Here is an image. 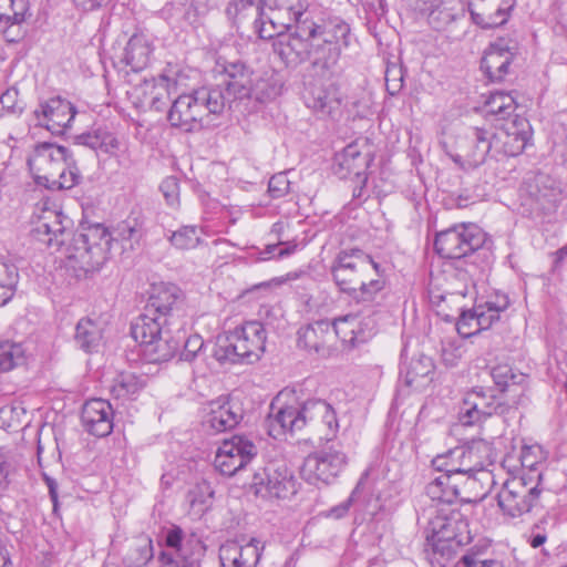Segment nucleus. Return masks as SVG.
<instances>
[{"mask_svg": "<svg viewBox=\"0 0 567 567\" xmlns=\"http://www.w3.org/2000/svg\"><path fill=\"white\" fill-rule=\"evenodd\" d=\"M351 28L340 18L301 21L272 42L274 52L288 68L310 61L313 74L330 80L341 72L340 59L350 45Z\"/></svg>", "mask_w": 567, "mask_h": 567, "instance_id": "1", "label": "nucleus"}, {"mask_svg": "<svg viewBox=\"0 0 567 567\" xmlns=\"http://www.w3.org/2000/svg\"><path fill=\"white\" fill-rule=\"evenodd\" d=\"M184 348L181 352V360L183 361H193L197 353L202 350L204 346V340L200 336L194 334L184 340Z\"/></svg>", "mask_w": 567, "mask_h": 567, "instance_id": "61", "label": "nucleus"}, {"mask_svg": "<svg viewBox=\"0 0 567 567\" xmlns=\"http://www.w3.org/2000/svg\"><path fill=\"white\" fill-rule=\"evenodd\" d=\"M268 434L274 439L303 429L318 435L327 442L333 440L339 430L337 412L333 406L322 399H309L298 405L277 406L270 404V412L265 421Z\"/></svg>", "mask_w": 567, "mask_h": 567, "instance_id": "2", "label": "nucleus"}, {"mask_svg": "<svg viewBox=\"0 0 567 567\" xmlns=\"http://www.w3.org/2000/svg\"><path fill=\"white\" fill-rule=\"evenodd\" d=\"M184 301L185 296L176 285H152L144 311L134 322L136 333L144 338L152 330L158 331L157 324L173 326L177 332H182L185 327Z\"/></svg>", "mask_w": 567, "mask_h": 567, "instance_id": "4", "label": "nucleus"}, {"mask_svg": "<svg viewBox=\"0 0 567 567\" xmlns=\"http://www.w3.org/2000/svg\"><path fill=\"white\" fill-rule=\"evenodd\" d=\"M476 481L475 475L470 473H442L426 485L425 494L427 496H436L441 492L437 486L445 484L449 487L447 492H445L446 497L455 498V501L461 503H471L472 498L466 495L465 489L473 487Z\"/></svg>", "mask_w": 567, "mask_h": 567, "instance_id": "34", "label": "nucleus"}, {"mask_svg": "<svg viewBox=\"0 0 567 567\" xmlns=\"http://www.w3.org/2000/svg\"><path fill=\"white\" fill-rule=\"evenodd\" d=\"M542 475H520L505 481L497 503L505 516L520 518L540 507Z\"/></svg>", "mask_w": 567, "mask_h": 567, "instance_id": "9", "label": "nucleus"}, {"mask_svg": "<svg viewBox=\"0 0 567 567\" xmlns=\"http://www.w3.org/2000/svg\"><path fill=\"white\" fill-rule=\"evenodd\" d=\"M118 235L123 240L138 241L142 237V226L137 219L125 220L118 225Z\"/></svg>", "mask_w": 567, "mask_h": 567, "instance_id": "62", "label": "nucleus"}, {"mask_svg": "<svg viewBox=\"0 0 567 567\" xmlns=\"http://www.w3.org/2000/svg\"><path fill=\"white\" fill-rule=\"evenodd\" d=\"M102 330L90 318H82L75 326L74 342L85 352H93L100 344Z\"/></svg>", "mask_w": 567, "mask_h": 567, "instance_id": "46", "label": "nucleus"}, {"mask_svg": "<svg viewBox=\"0 0 567 567\" xmlns=\"http://www.w3.org/2000/svg\"><path fill=\"white\" fill-rule=\"evenodd\" d=\"M385 86L389 94L394 95L403 86V74L401 68H388L385 72Z\"/></svg>", "mask_w": 567, "mask_h": 567, "instance_id": "64", "label": "nucleus"}, {"mask_svg": "<svg viewBox=\"0 0 567 567\" xmlns=\"http://www.w3.org/2000/svg\"><path fill=\"white\" fill-rule=\"evenodd\" d=\"M290 182L286 173L275 174L268 183V193L272 198H281L289 193Z\"/></svg>", "mask_w": 567, "mask_h": 567, "instance_id": "59", "label": "nucleus"}, {"mask_svg": "<svg viewBox=\"0 0 567 567\" xmlns=\"http://www.w3.org/2000/svg\"><path fill=\"white\" fill-rule=\"evenodd\" d=\"M266 330L259 321H247L219 337L214 357L220 363H254L266 349Z\"/></svg>", "mask_w": 567, "mask_h": 567, "instance_id": "6", "label": "nucleus"}, {"mask_svg": "<svg viewBox=\"0 0 567 567\" xmlns=\"http://www.w3.org/2000/svg\"><path fill=\"white\" fill-rule=\"evenodd\" d=\"M250 487L262 498H289L297 493L298 483L286 464L271 462L254 473Z\"/></svg>", "mask_w": 567, "mask_h": 567, "instance_id": "14", "label": "nucleus"}, {"mask_svg": "<svg viewBox=\"0 0 567 567\" xmlns=\"http://www.w3.org/2000/svg\"><path fill=\"white\" fill-rule=\"evenodd\" d=\"M146 377L134 372H120L114 379L111 392L116 399H133L146 385Z\"/></svg>", "mask_w": 567, "mask_h": 567, "instance_id": "43", "label": "nucleus"}, {"mask_svg": "<svg viewBox=\"0 0 567 567\" xmlns=\"http://www.w3.org/2000/svg\"><path fill=\"white\" fill-rule=\"evenodd\" d=\"M520 464L523 467L522 475H542L539 466L545 461V455L539 445H524L519 454Z\"/></svg>", "mask_w": 567, "mask_h": 567, "instance_id": "52", "label": "nucleus"}, {"mask_svg": "<svg viewBox=\"0 0 567 567\" xmlns=\"http://www.w3.org/2000/svg\"><path fill=\"white\" fill-rule=\"evenodd\" d=\"M260 556L257 538H251L246 545L227 540L219 547L220 567H256Z\"/></svg>", "mask_w": 567, "mask_h": 567, "instance_id": "31", "label": "nucleus"}, {"mask_svg": "<svg viewBox=\"0 0 567 567\" xmlns=\"http://www.w3.org/2000/svg\"><path fill=\"white\" fill-rule=\"evenodd\" d=\"M306 103L320 116H332L340 109L341 100L334 89L315 87Z\"/></svg>", "mask_w": 567, "mask_h": 567, "instance_id": "44", "label": "nucleus"}, {"mask_svg": "<svg viewBox=\"0 0 567 567\" xmlns=\"http://www.w3.org/2000/svg\"><path fill=\"white\" fill-rule=\"evenodd\" d=\"M426 532L427 545L432 547L429 559L434 567H446L445 551L450 555L454 546L461 547L472 540L468 523L457 509H440L430 519Z\"/></svg>", "mask_w": 567, "mask_h": 567, "instance_id": "5", "label": "nucleus"}, {"mask_svg": "<svg viewBox=\"0 0 567 567\" xmlns=\"http://www.w3.org/2000/svg\"><path fill=\"white\" fill-rule=\"evenodd\" d=\"M158 331L146 333L144 338L135 331V323H132L131 334L135 341L140 342L143 355L151 363L166 362L171 360L181 349L184 330L177 332L173 326L157 324Z\"/></svg>", "mask_w": 567, "mask_h": 567, "instance_id": "16", "label": "nucleus"}, {"mask_svg": "<svg viewBox=\"0 0 567 567\" xmlns=\"http://www.w3.org/2000/svg\"><path fill=\"white\" fill-rule=\"evenodd\" d=\"M266 0H229L225 14L233 25L240 27L251 19H257Z\"/></svg>", "mask_w": 567, "mask_h": 567, "instance_id": "41", "label": "nucleus"}, {"mask_svg": "<svg viewBox=\"0 0 567 567\" xmlns=\"http://www.w3.org/2000/svg\"><path fill=\"white\" fill-rule=\"evenodd\" d=\"M219 96V93H209L208 86L182 94L174 100L167 120L173 127L186 133L199 131L208 125L209 115L221 114Z\"/></svg>", "mask_w": 567, "mask_h": 567, "instance_id": "7", "label": "nucleus"}, {"mask_svg": "<svg viewBox=\"0 0 567 567\" xmlns=\"http://www.w3.org/2000/svg\"><path fill=\"white\" fill-rule=\"evenodd\" d=\"M219 449L249 461H252L258 454L257 445L244 435H234L231 439L225 440Z\"/></svg>", "mask_w": 567, "mask_h": 567, "instance_id": "53", "label": "nucleus"}, {"mask_svg": "<svg viewBox=\"0 0 567 567\" xmlns=\"http://www.w3.org/2000/svg\"><path fill=\"white\" fill-rule=\"evenodd\" d=\"M519 52L516 39L499 37L485 50L481 61V69L488 80L503 81L509 73V66Z\"/></svg>", "mask_w": 567, "mask_h": 567, "instance_id": "19", "label": "nucleus"}, {"mask_svg": "<svg viewBox=\"0 0 567 567\" xmlns=\"http://www.w3.org/2000/svg\"><path fill=\"white\" fill-rule=\"evenodd\" d=\"M81 420L92 435L104 437L113 431V410L109 401L91 399L82 408Z\"/></svg>", "mask_w": 567, "mask_h": 567, "instance_id": "29", "label": "nucleus"}, {"mask_svg": "<svg viewBox=\"0 0 567 567\" xmlns=\"http://www.w3.org/2000/svg\"><path fill=\"white\" fill-rule=\"evenodd\" d=\"M254 30L262 40H277L282 34H287L290 29L285 24L281 17H278L266 3L262 7L257 19L252 21Z\"/></svg>", "mask_w": 567, "mask_h": 567, "instance_id": "38", "label": "nucleus"}, {"mask_svg": "<svg viewBox=\"0 0 567 567\" xmlns=\"http://www.w3.org/2000/svg\"><path fill=\"white\" fill-rule=\"evenodd\" d=\"M75 144L100 151L110 156L124 155L127 152L126 141L106 124L96 125L90 131L75 136Z\"/></svg>", "mask_w": 567, "mask_h": 567, "instance_id": "27", "label": "nucleus"}, {"mask_svg": "<svg viewBox=\"0 0 567 567\" xmlns=\"http://www.w3.org/2000/svg\"><path fill=\"white\" fill-rule=\"evenodd\" d=\"M80 179L81 175L75 166L62 167L60 172L54 171V176L48 182L50 185L45 184V186L51 189H71L80 183Z\"/></svg>", "mask_w": 567, "mask_h": 567, "instance_id": "54", "label": "nucleus"}, {"mask_svg": "<svg viewBox=\"0 0 567 567\" xmlns=\"http://www.w3.org/2000/svg\"><path fill=\"white\" fill-rule=\"evenodd\" d=\"M481 556L482 551L472 547L460 557L453 567H504L498 560H485L482 559Z\"/></svg>", "mask_w": 567, "mask_h": 567, "instance_id": "56", "label": "nucleus"}, {"mask_svg": "<svg viewBox=\"0 0 567 567\" xmlns=\"http://www.w3.org/2000/svg\"><path fill=\"white\" fill-rule=\"evenodd\" d=\"M466 472L471 475L478 473V481H493L492 474L486 470L494 463V449L485 440H472L460 446Z\"/></svg>", "mask_w": 567, "mask_h": 567, "instance_id": "30", "label": "nucleus"}, {"mask_svg": "<svg viewBox=\"0 0 567 567\" xmlns=\"http://www.w3.org/2000/svg\"><path fill=\"white\" fill-rule=\"evenodd\" d=\"M509 306V299L505 293H495L485 302L476 305L473 309L477 320L480 330L491 328L501 318V312L505 311Z\"/></svg>", "mask_w": 567, "mask_h": 567, "instance_id": "39", "label": "nucleus"}, {"mask_svg": "<svg viewBox=\"0 0 567 567\" xmlns=\"http://www.w3.org/2000/svg\"><path fill=\"white\" fill-rule=\"evenodd\" d=\"M489 374L498 393L507 400H516L518 406L527 388V375L508 364L493 367Z\"/></svg>", "mask_w": 567, "mask_h": 567, "instance_id": "32", "label": "nucleus"}, {"mask_svg": "<svg viewBox=\"0 0 567 567\" xmlns=\"http://www.w3.org/2000/svg\"><path fill=\"white\" fill-rule=\"evenodd\" d=\"M153 49L148 40L142 34H133L124 50V61L132 71L144 70L151 60Z\"/></svg>", "mask_w": 567, "mask_h": 567, "instance_id": "40", "label": "nucleus"}, {"mask_svg": "<svg viewBox=\"0 0 567 567\" xmlns=\"http://www.w3.org/2000/svg\"><path fill=\"white\" fill-rule=\"evenodd\" d=\"M547 182L548 178L540 175L526 184L520 204L524 216L545 221L556 213L559 193Z\"/></svg>", "mask_w": 567, "mask_h": 567, "instance_id": "17", "label": "nucleus"}, {"mask_svg": "<svg viewBox=\"0 0 567 567\" xmlns=\"http://www.w3.org/2000/svg\"><path fill=\"white\" fill-rule=\"evenodd\" d=\"M462 456L460 446H456L434 457L432 466L441 473H467L465 466H463L464 461Z\"/></svg>", "mask_w": 567, "mask_h": 567, "instance_id": "50", "label": "nucleus"}, {"mask_svg": "<svg viewBox=\"0 0 567 567\" xmlns=\"http://www.w3.org/2000/svg\"><path fill=\"white\" fill-rule=\"evenodd\" d=\"M380 268V264L363 250L342 249L330 266V275L341 293L357 302H372L385 287Z\"/></svg>", "mask_w": 567, "mask_h": 567, "instance_id": "3", "label": "nucleus"}, {"mask_svg": "<svg viewBox=\"0 0 567 567\" xmlns=\"http://www.w3.org/2000/svg\"><path fill=\"white\" fill-rule=\"evenodd\" d=\"M517 106L512 93L496 91L489 94L484 107L486 115L493 116L495 122H501L515 115Z\"/></svg>", "mask_w": 567, "mask_h": 567, "instance_id": "45", "label": "nucleus"}, {"mask_svg": "<svg viewBox=\"0 0 567 567\" xmlns=\"http://www.w3.org/2000/svg\"><path fill=\"white\" fill-rule=\"evenodd\" d=\"M145 85H151L152 100L151 106L156 111H163L166 104L171 101L172 94L177 91V80L175 76H171L166 73H162L151 80H145Z\"/></svg>", "mask_w": 567, "mask_h": 567, "instance_id": "42", "label": "nucleus"}, {"mask_svg": "<svg viewBox=\"0 0 567 567\" xmlns=\"http://www.w3.org/2000/svg\"><path fill=\"white\" fill-rule=\"evenodd\" d=\"M76 114L74 105L60 96L40 102L32 112L35 126L44 127L52 134H63L71 126Z\"/></svg>", "mask_w": 567, "mask_h": 567, "instance_id": "20", "label": "nucleus"}, {"mask_svg": "<svg viewBox=\"0 0 567 567\" xmlns=\"http://www.w3.org/2000/svg\"><path fill=\"white\" fill-rule=\"evenodd\" d=\"M333 321L320 319L300 327L297 331V346L321 357L330 353V341L334 337Z\"/></svg>", "mask_w": 567, "mask_h": 567, "instance_id": "28", "label": "nucleus"}, {"mask_svg": "<svg viewBox=\"0 0 567 567\" xmlns=\"http://www.w3.org/2000/svg\"><path fill=\"white\" fill-rule=\"evenodd\" d=\"M29 10L28 0H0V32L4 34L8 42H16L18 32L11 37V27L20 25L25 21Z\"/></svg>", "mask_w": 567, "mask_h": 567, "instance_id": "37", "label": "nucleus"}, {"mask_svg": "<svg viewBox=\"0 0 567 567\" xmlns=\"http://www.w3.org/2000/svg\"><path fill=\"white\" fill-rule=\"evenodd\" d=\"M216 72L220 75V81L214 86H208V91L219 93L221 113L226 109L236 110L241 102L252 97L254 71L246 63L239 60L223 62L218 60Z\"/></svg>", "mask_w": 567, "mask_h": 567, "instance_id": "8", "label": "nucleus"}, {"mask_svg": "<svg viewBox=\"0 0 567 567\" xmlns=\"http://www.w3.org/2000/svg\"><path fill=\"white\" fill-rule=\"evenodd\" d=\"M334 334L348 349H353L371 340L378 331L373 315L359 316L349 313L333 319Z\"/></svg>", "mask_w": 567, "mask_h": 567, "instance_id": "21", "label": "nucleus"}, {"mask_svg": "<svg viewBox=\"0 0 567 567\" xmlns=\"http://www.w3.org/2000/svg\"><path fill=\"white\" fill-rule=\"evenodd\" d=\"M19 271L16 265L0 261V307L7 305L16 295Z\"/></svg>", "mask_w": 567, "mask_h": 567, "instance_id": "48", "label": "nucleus"}, {"mask_svg": "<svg viewBox=\"0 0 567 567\" xmlns=\"http://www.w3.org/2000/svg\"><path fill=\"white\" fill-rule=\"evenodd\" d=\"M442 3L443 0H440L425 13L430 25L435 30H444L456 18L455 13Z\"/></svg>", "mask_w": 567, "mask_h": 567, "instance_id": "55", "label": "nucleus"}, {"mask_svg": "<svg viewBox=\"0 0 567 567\" xmlns=\"http://www.w3.org/2000/svg\"><path fill=\"white\" fill-rule=\"evenodd\" d=\"M166 203L169 206L178 205L179 203V182L175 176H168L164 178L159 185Z\"/></svg>", "mask_w": 567, "mask_h": 567, "instance_id": "58", "label": "nucleus"}, {"mask_svg": "<svg viewBox=\"0 0 567 567\" xmlns=\"http://www.w3.org/2000/svg\"><path fill=\"white\" fill-rule=\"evenodd\" d=\"M516 408V400H507L499 393H493V390L476 386L464 398L458 420L463 425L471 426L492 415H507Z\"/></svg>", "mask_w": 567, "mask_h": 567, "instance_id": "13", "label": "nucleus"}, {"mask_svg": "<svg viewBox=\"0 0 567 567\" xmlns=\"http://www.w3.org/2000/svg\"><path fill=\"white\" fill-rule=\"evenodd\" d=\"M152 540L148 539L143 546H138L128 555V560L134 567L145 566L153 558Z\"/></svg>", "mask_w": 567, "mask_h": 567, "instance_id": "60", "label": "nucleus"}, {"mask_svg": "<svg viewBox=\"0 0 567 567\" xmlns=\"http://www.w3.org/2000/svg\"><path fill=\"white\" fill-rule=\"evenodd\" d=\"M297 248V245L296 244H291L289 241L287 243H278V244H270V245H267L265 250L261 252L262 255H265V259H269L271 257H278V258H282V257H287V256H290L291 254L295 252Z\"/></svg>", "mask_w": 567, "mask_h": 567, "instance_id": "63", "label": "nucleus"}, {"mask_svg": "<svg viewBox=\"0 0 567 567\" xmlns=\"http://www.w3.org/2000/svg\"><path fill=\"white\" fill-rule=\"evenodd\" d=\"M202 228L195 225H186L172 231L168 240L176 249L189 250L202 244Z\"/></svg>", "mask_w": 567, "mask_h": 567, "instance_id": "49", "label": "nucleus"}, {"mask_svg": "<svg viewBox=\"0 0 567 567\" xmlns=\"http://www.w3.org/2000/svg\"><path fill=\"white\" fill-rule=\"evenodd\" d=\"M71 159L69 150L55 143L43 142L34 146L33 153L28 157L27 164L31 172L44 175H37V183L43 184L54 176V166H64Z\"/></svg>", "mask_w": 567, "mask_h": 567, "instance_id": "24", "label": "nucleus"}, {"mask_svg": "<svg viewBox=\"0 0 567 567\" xmlns=\"http://www.w3.org/2000/svg\"><path fill=\"white\" fill-rule=\"evenodd\" d=\"M165 548L158 555L159 567H202L206 545L194 533L174 525L164 534Z\"/></svg>", "mask_w": 567, "mask_h": 567, "instance_id": "11", "label": "nucleus"}, {"mask_svg": "<svg viewBox=\"0 0 567 567\" xmlns=\"http://www.w3.org/2000/svg\"><path fill=\"white\" fill-rule=\"evenodd\" d=\"M456 330L460 336L470 338L478 333L480 327H477V320L474 309L463 310L456 321Z\"/></svg>", "mask_w": 567, "mask_h": 567, "instance_id": "57", "label": "nucleus"}, {"mask_svg": "<svg viewBox=\"0 0 567 567\" xmlns=\"http://www.w3.org/2000/svg\"><path fill=\"white\" fill-rule=\"evenodd\" d=\"M64 219L62 213L44 209L31 230L32 237L48 247L60 248L65 241Z\"/></svg>", "mask_w": 567, "mask_h": 567, "instance_id": "33", "label": "nucleus"}, {"mask_svg": "<svg viewBox=\"0 0 567 567\" xmlns=\"http://www.w3.org/2000/svg\"><path fill=\"white\" fill-rule=\"evenodd\" d=\"M347 464L346 454L328 446L309 454L301 466L302 477L310 484L331 483Z\"/></svg>", "mask_w": 567, "mask_h": 567, "instance_id": "18", "label": "nucleus"}, {"mask_svg": "<svg viewBox=\"0 0 567 567\" xmlns=\"http://www.w3.org/2000/svg\"><path fill=\"white\" fill-rule=\"evenodd\" d=\"M516 0H470L468 11L474 24L488 30L505 24Z\"/></svg>", "mask_w": 567, "mask_h": 567, "instance_id": "25", "label": "nucleus"}, {"mask_svg": "<svg viewBox=\"0 0 567 567\" xmlns=\"http://www.w3.org/2000/svg\"><path fill=\"white\" fill-rule=\"evenodd\" d=\"M362 146H367V140H359L347 145L341 153L336 154L333 172L340 178H348L354 175L358 183L367 184V169L373 162V155L370 151L362 152Z\"/></svg>", "mask_w": 567, "mask_h": 567, "instance_id": "22", "label": "nucleus"}, {"mask_svg": "<svg viewBox=\"0 0 567 567\" xmlns=\"http://www.w3.org/2000/svg\"><path fill=\"white\" fill-rule=\"evenodd\" d=\"M491 243L487 234L475 224H460L435 236L434 249L442 258L461 259L481 250Z\"/></svg>", "mask_w": 567, "mask_h": 567, "instance_id": "12", "label": "nucleus"}, {"mask_svg": "<svg viewBox=\"0 0 567 567\" xmlns=\"http://www.w3.org/2000/svg\"><path fill=\"white\" fill-rule=\"evenodd\" d=\"M434 369L432 358L421 354L401 368L400 377L408 386L422 390L432 382Z\"/></svg>", "mask_w": 567, "mask_h": 567, "instance_id": "35", "label": "nucleus"}, {"mask_svg": "<svg viewBox=\"0 0 567 567\" xmlns=\"http://www.w3.org/2000/svg\"><path fill=\"white\" fill-rule=\"evenodd\" d=\"M499 124L502 152L506 156H517L524 152L533 137L529 121L520 115H513Z\"/></svg>", "mask_w": 567, "mask_h": 567, "instance_id": "26", "label": "nucleus"}, {"mask_svg": "<svg viewBox=\"0 0 567 567\" xmlns=\"http://www.w3.org/2000/svg\"><path fill=\"white\" fill-rule=\"evenodd\" d=\"M244 417V409L234 399L208 403L202 420V429L207 435H216L235 429Z\"/></svg>", "mask_w": 567, "mask_h": 567, "instance_id": "23", "label": "nucleus"}, {"mask_svg": "<svg viewBox=\"0 0 567 567\" xmlns=\"http://www.w3.org/2000/svg\"><path fill=\"white\" fill-rule=\"evenodd\" d=\"M250 462L249 460L235 455L233 452L218 449L215 455L214 466L220 474L233 476Z\"/></svg>", "mask_w": 567, "mask_h": 567, "instance_id": "51", "label": "nucleus"}, {"mask_svg": "<svg viewBox=\"0 0 567 567\" xmlns=\"http://www.w3.org/2000/svg\"><path fill=\"white\" fill-rule=\"evenodd\" d=\"M111 244L109 229L102 224H92L73 236L68 258L85 272L95 271L107 260Z\"/></svg>", "mask_w": 567, "mask_h": 567, "instance_id": "10", "label": "nucleus"}, {"mask_svg": "<svg viewBox=\"0 0 567 567\" xmlns=\"http://www.w3.org/2000/svg\"><path fill=\"white\" fill-rule=\"evenodd\" d=\"M499 140L501 136H497V133L492 130L471 127L465 136L466 150L464 155L455 154L451 155V158L462 169H475L483 165L488 156L495 157L503 153L502 147L497 146Z\"/></svg>", "mask_w": 567, "mask_h": 567, "instance_id": "15", "label": "nucleus"}, {"mask_svg": "<svg viewBox=\"0 0 567 567\" xmlns=\"http://www.w3.org/2000/svg\"><path fill=\"white\" fill-rule=\"evenodd\" d=\"M266 4L278 17H281L288 29L293 30L300 25L301 21H313L308 13V0H266Z\"/></svg>", "mask_w": 567, "mask_h": 567, "instance_id": "36", "label": "nucleus"}, {"mask_svg": "<svg viewBox=\"0 0 567 567\" xmlns=\"http://www.w3.org/2000/svg\"><path fill=\"white\" fill-rule=\"evenodd\" d=\"M25 349L22 343L0 341V372H9L25 363Z\"/></svg>", "mask_w": 567, "mask_h": 567, "instance_id": "47", "label": "nucleus"}]
</instances>
